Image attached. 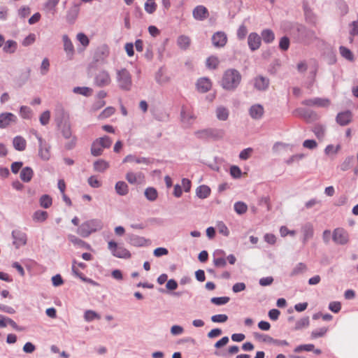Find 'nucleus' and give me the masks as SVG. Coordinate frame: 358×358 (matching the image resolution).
Returning <instances> with one entry per match:
<instances>
[{
  "instance_id": "39448f33",
  "label": "nucleus",
  "mask_w": 358,
  "mask_h": 358,
  "mask_svg": "<svg viewBox=\"0 0 358 358\" xmlns=\"http://www.w3.org/2000/svg\"><path fill=\"white\" fill-rule=\"evenodd\" d=\"M35 136L37 138V139L38 140V143H39V150H38L39 157H41V159H43L44 161L49 160L51 157L50 146L38 134L35 133Z\"/></svg>"
},
{
  "instance_id": "4d7b16f0",
  "label": "nucleus",
  "mask_w": 358,
  "mask_h": 358,
  "mask_svg": "<svg viewBox=\"0 0 358 358\" xmlns=\"http://www.w3.org/2000/svg\"><path fill=\"white\" fill-rule=\"evenodd\" d=\"M217 228L219 233L223 236H228L229 235V230L223 222H219L217 224Z\"/></svg>"
},
{
  "instance_id": "58836bf2",
  "label": "nucleus",
  "mask_w": 358,
  "mask_h": 358,
  "mask_svg": "<svg viewBox=\"0 0 358 358\" xmlns=\"http://www.w3.org/2000/svg\"><path fill=\"white\" fill-rule=\"evenodd\" d=\"M340 54L345 59L352 62L354 60V55L352 51L345 46H340L339 48Z\"/></svg>"
},
{
  "instance_id": "338daca9",
  "label": "nucleus",
  "mask_w": 358,
  "mask_h": 358,
  "mask_svg": "<svg viewBox=\"0 0 358 358\" xmlns=\"http://www.w3.org/2000/svg\"><path fill=\"white\" fill-rule=\"evenodd\" d=\"M102 222L100 220H91V233L100 230L102 228Z\"/></svg>"
},
{
  "instance_id": "c03bdc74",
  "label": "nucleus",
  "mask_w": 358,
  "mask_h": 358,
  "mask_svg": "<svg viewBox=\"0 0 358 358\" xmlns=\"http://www.w3.org/2000/svg\"><path fill=\"white\" fill-rule=\"evenodd\" d=\"M142 177V173H135L134 172H128L126 174V179L130 184H136L138 178Z\"/></svg>"
},
{
  "instance_id": "79ce46f5",
  "label": "nucleus",
  "mask_w": 358,
  "mask_h": 358,
  "mask_svg": "<svg viewBox=\"0 0 358 358\" xmlns=\"http://www.w3.org/2000/svg\"><path fill=\"white\" fill-rule=\"evenodd\" d=\"M312 131L318 139H322L324 137L326 129L323 125L317 124Z\"/></svg>"
},
{
  "instance_id": "cd10ccee",
  "label": "nucleus",
  "mask_w": 358,
  "mask_h": 358,
  "mask_svg": "<svg viewBox=\"0 0 358 358\" xmlns=\"http://www.w3.org/2000/svg\"><path fill=\"white\" fill-rule=\"evenodd\" d=\"M216 117L219 120L226 121L229 115V110L222 106H218L215 110Z\"/></svg>"
},
{
  "instance_id": "473e14b6",
  "label": "nucleus",
  "mask_w": 358,
  "mask_h": 358,
  "mask_svg": "<svg viewBox=\"0 0 358 358\" xmlns=\"http://www.w3.org/2000/svg\"><path fill=\"white\" fill-rule=\"evenodd\" d=\"M215 130L206 129L195 131L194 134L198 138L204 139L214 136Z\"/></svg>"
},
{
  "instance_id": "5fc2aeb1",
  "label": "nucleus",
  "mask_w": 358,
  "mask_h": 358,
  "mask_svg": "<svg viewBox=\"0 0 358 358\" xmlns=\"http://www.w3.org/2000/svg\"><path fill=\"white\" fill-rule=\"evenodd\" d=\"M290 45L289 38L287 36H283L280 38L279 42V48L282 51H287Z\"/></svg>"
},
{
  "instance_id": "6e6552de",
  "label": "nucleus",
  "mask_w": 358,
  "mask_h": 358,
  "mask_svg": "<svg viewBox=\"0 0 358 358\" xmlns=\"http://www.w3.org/2000/svg\"><path fill=\"white\" fill-rule=\"evenodd\" d=\"M227 34L222 31L214 33L211 38L213 46L217 48L224 47L227 43Z\"/></svg>"
},
{
  "instance_id": "f257e3e1",
  "label": "nucleus",
  "mask_w": 358,
  "mask_h": 358,
  "mask_svg": "<svg viewBox=\"0 0 358 358\" xmlns=\"http://www.w3.org/2000/svg\"><path fill=\"white\" fill-rule=\"evenodd\" d=\"M240 72L235 69L226 70L222 76L220 84L226 90L233 91L240 85L241 81Z\"/></svg>"
},
{
  "instance_id": "3c124183",
  "label": "nucleus",
  "mask_w": 358,
  "mask_h": 358,
  "mask_svg": "<svg viewBox=\"0 0 358 358\" xmlns=\"http://www.w3.org/2000/svg\"><path fill=\"white\" fill-rule=\"evenodd\" d=\"M247 34H248L247 27L244 24H241L239 26V27L237 30V33H236L238 39L240 41L244 40Z\"/></svg>"
},
{
  "instance_id": "bb28decb",
  "label": "nucleus",
  "mask_w": 358,
  "mask_h": 358,
  "mask_svg": "<svg viewBox=\"0 0 358 358\" xmlns=\"http://www.w3.org/2000/svg\"><path fill=\"white\" fill-rule=\"evenodd\" d=\"M260 36L265 43H271L275 40L274 32L270 29H263Z\"/></svg>"
},
{
  "instance_id": "13d9d810",
  "label": "nucleus",
  "mask_w": 358,
  "mask_h": 358,
  "mask_svg": "<svg viewBox=\"0 0 358 358\" xmlns=\"http://www.w3.org/2000/svg\"><path fill=\"white\" fill-rule=\"evenodd\" d=\"M115 110L113 107H107L100 113L99 117L100 119L107 118L111 116L115 113Z\"/></svg>"
},
{
  "instance_id": "ddd939ff",
  "label": "nucleus",
  "mask_w": 358,
  "mask_h": 358,
  "mask_svg": "<svg viewBox=\"0 0 358 358\" xmlns=\"http://www.w3.org/2000/svg\"><path fill=\"white\" fill-rule=\"evenodd\" d=\"M72 270L73 273L79 277L83 281H87L86 275L87 273V266L83 263L73 262Z\"/></svg>"
},
{
  "instance_id": "c85d7f7f",
  "label": "nucleus",
  "mask_w": 358,
  "mask_h": 358,
  "mask_svg": "<svg viewBox=\"0 0 358 358\" xmlns=\"http://www.w3.org/2000/svg\"><path fill=\"white\" fill-rule=\"evenodd\" d=\"M210 188L205 185L199 186L196 189V195L200 199H206L210 194Z\"/></svg>"
},
{
  "instance_id": "e2e57ef3",
  "label": "nucleus",
  "mask_w": 358,
  "mask_h": 358,
  "mask_svg": "<svg viewBox=\"0 0 358 358\" xmlns=\"http://www.w3.org/2000/svg\"><path fill=\"white\" fill-rule=\"evenodd\" d=\"M20 114L23 118H30L31 115V110L30 108L23 106L20 108Z\"/></svg>"
},
{
  "instance_id": "09e8293b",
  "label": "nucleus",
  "mask_w": 358,
  "mask_h": 358,
  "mask_svg": "<svg viewBox=\"0 0 358 358\" xmlns=\"http://www.w3.org/2000/svg\"><path fill=\"white\" fill-rule=\"evenodd\" d=\"M157 4L154 1H148L145 3L144 8L145 10L149 13L152 14L157 9Z\"/></svg>"
},
{
  "instance_id": "864d4df0",
  "label": "nucleus",
  "mask_w": 358,
  "mask_h": 358,
  "mask_svg": "<svg viewBox=\"0 0 358 358\" xmlns=\"http://www.w3.org/2000/svg\"><path fill=\"white\" fill-rule=\"evenodd\" d=\"M78 233L82 237H87L90 235V224L88 223L83 224L78 228Z\"/></svg>"
},
{
  "instance_id": "4be33fe9",
  "label": "nucleus",
  "mask_w": 358,
  "mask_h": 358,
  "mask_svg": "<svg viewBox=\"0 0 358 358\" xmlns=\"http://www.w3.org/2000/svg\"><path fill=\"white\" fill-rule=\"evenodd\" d=\"M180 118L184 124L190 126L193 123L195 117L185 107H182L180 112Z\"/></svg>"
},
{
  "instance_id": "a878e982",
  "label": "nucleus",
  "mask_w": 358,
  "mask_h": 358,
  "mask_svg": "<svg viewBox=\"0 0 358 358\" xmlns=\"http://www.w3.org/2000/svg\"><path fill=\"white\" fill-rule=\"evenodd\" d=\"M63 43H64V50L67 54V55L72 57L74 53V47L73 45L68 37L67 35H64L62 37Z\"/></svg>"
},
{
  "instance_id": "b1692460",
  "label": "nucleus",
  "mask_w": 358,
  "mask_h": 358,
  "mask_svg": "<svg viewBox=\"0 0 358 358\" xmlns=\"http://www.w3.org/2000/svg\"><path fill=\"white\" fill-rule=\"evenodd\" d=\"M122 162L123 163L135 162L136 164H149L150 163V159L146 158V157H137L133 155H128L124 157Z\"/></svg>"
},
{
  "instance_id": "9d476101",
  "label": "nucleus",
  "mask_w": 358,
  "mask_h": 358,
  "mask_svg": "<svg viewBox=\"0 0 358 358\" xmlns=\"http://www.w3.org/2000/svg\"><path fill=\"white\" fill-rule=\"evenodd\" d=\"M17 120V117L11 113H2L0 114V128H6L15 124Z\"/></svg>"
},
{
  "instance_id": "5701e85b",
  "label": "nucleus",
  "mask_w": 358,
  "mask_h": 358,
  "mask_svg": "<svg viewBox=\"0 0 358 358\" xmlns=\"http://www.w3.org/2000/svg\"><path fill=\"white\" fill-rule=\"evenodd\" d=\"M108 47L106 45H103L96 50L94 59L96 62L102 61L108 56Z\"/></svg>"
},
{
  "instance_id": "20e7f679",
  "label": "nucleus",
  "mask_w": 358,
  "mask_h": 358,
  "mask_svg": "<svg viewBox=\"0 0 358 358\" xmlns=\"http://www.w3.org/2000/svg\"><path fill=\"white\" fill-rule=\"evenodd\" d=\"M108 248L110 253L117 258L129 259L131 256V252L127 249L113 241H110L108 243Z\"/></svg>"
},
{
  "instance_id": "a18cd8bd",
  "label": "nucleus",
  "mask_w": 358,
  "mask_h": 358,
  "mask_svg": "<svg viewBox=\"0 0 358 358\" xmlns=\"http://www.w3.org/2000/svg\"><path fill=\"white\" fill-rule=\"evenodd\" d=\"M40 205L41 207L48 208L52 203V198L47 194L43 195L39 200Z\"/></svg>"
},
{
  "instance_id": "a19ab883",
  "label": "nucleus",
  "mask_w": 358,
  "mask_h": 358,
  "mask_svg": "<svg viewBox=\"0 0 358 358\" xmlns=\"http://www.w3.org/2000/svg\"><path fill=\"white\" fill-rule=\"evenodd\" d=\"M33 220L35 222H44L48 218V213L43 210H36L34 212L33 216Z\"/></svg>"
},
{
  "instance_id": "2f4dec72",
  "label": "nucleus",
  "mask_w": 358,
  "mask_h": 358,
  "mask_svg": "<svg viewBox=\"0 0 358 358\" xmlns=\"http://www.w3.org/2000/svg\"><path fill=\"white\" fill-rule=\"evenodd\" d=\"M115 189L116 192L121 196L126 195L129 192L128 185L124 181L117 182L115 184Z\"/></svg>"
},
{
  "instance_id": "1a4fd4ad",
  "label": "nucleus",
  "mask_w": 358,
  "mask_h": 358,
  "mask_svg": "<svg viewBox=\"0 0 358 358\" xmlns=\"http://www.w3.org/2000/svg\"><path fill=\"white\" fill-rule=\"evenodd\" d=\"M248 45L251 51L258 50L262 45V38L256 32H251L248 37Z\"/></svg>"
},
{
  "instance_id": "dca6fc26",
  "label": "nucleus",
  "mask_w": 358,
  "mask_h": 358,
  "mask_svg": "<svg viewBox=\"0 0 358 358\" xmlns=\"http://www.w3.org/2000/svg\"><path fill=\"white\" fill-rule=\"evenodd\" d=\"M249 115L253 120H260L264 114V108L262 105L256 103L249 108Z\"/></svg>"
},
{
  "instance_id": "f3484780",
  "label": "nucleus",
  "mask_w": 358,
  "mask_h": 358,
  "mask_svg": "<svg viewBox=\"0 0 358 358\" xmlns=\"http://www.w3.org/2000/svg\"><path fill=\"white\" fill-rule=\"evenodd\" d=\"M225 252L222 250H217L213 253V264L216 267L224 268L227 262L224 259Z\"/></svg>"
},
{
  "instance_id": "37998d69",
  "label": "nucleus",
  "mask_w": 358,
  "mask_h": 358,
  "mask_svg": "<svg viewBox=\"0 0 358 358\" xmlns=\"http://www.w3.org/2000/svg\"><path fill=\"white\" fill-rule=\"evenodd\" d=\"M354 160H355L354 156L351 155V156L347 157L344 159L343 163L341 164V166H340L341 169L343 171H348V169H350L352 167Z\"/></svg>"
},
{
  "instance_id": "603ef678",
  "label": "nucleus",
  "mask_w": 358,
  "mask_h": 358,
  "mask_svg": "<svg viewBox=\"0 0 358 358\" xmlns=\"http://www.w3.org/2000/svg\"><path fill=\"white\" fill-rule=\"evenodd\" d=\"M69 240L73 243L75 245H77L78 247L83 248H87V244H86L83 241L80 240L77 237H76L73 235H69Z\"/></svg>"
},
{
  "instance_id": "412c9836",
  "label": "nucleus",
  "mask_w": 358,
  "mask_h": 358,
  "mask_svg": "<svg viewBox=\"0 0 358 358\" xmlns=\"http://www.w3.org/2000/svg\"><path fill=\"white\" fill-rule=\"evenodd\" d=\"M212 87V83L209 78H201L196 82V89L199 92L206 93Z\"/></svg>"
},
{
  "instance_id": "a211bd4d",
  "label": "nucleus",
  "mask_w": 358,
  "mask_h": 358,
  "mask_svg": "<svg viewBox=\"0 0 358 358\" xmlns=\"http://www.w3.org/2000/svg\"><path fill=\"white\" fill-rule=\"evenodd\" d=\"M13 238V244L17 248L24 245L27 243V236L24 232L19 230H15L12 233Z\"/></svg>"
},
{
  "instance_id": "6e6d98bb",
  "label": "nucleus",
  "mask_w": 358,
  "mask_h": 358,
  "mask_svg": "<svg viewBox=\"0 0 358 358\" xmlns=\"http://www.w3.org/2000/svg\"><path fill=\"white\" fill-rule=\"evenodd\" d=\"M327 328L326 327H321L320 329H317L312 331L311 333V337L313 338H317L320 337L324 336L326 333L327 332Z\"/></svg>"
},
{
  "instance_id": "6ab92c4d",
  "label": "nucleus",
  "mask_w": 358,
  "mask_h": 358,
  "mask_svg": "<svg viewBox=\"0 0 358 358\" xmlns=\"http://www.w3.org/2000/svg\"><path fill=\"white\" fill-rule=\"evenodd\" d=\"M127 241L133 246L142 247L146 244L147 240L144 237L136 234H128Z\"/></svg>"
},
{
  "instance_id": "49530a36",
  "label": "nucleus",
  "mask_w": 358,
  "mask_h": 358,
  "mask_svg": "<svg viewBox=\"0 0 358 358\" xmlns=\"http://www.w3.org/2000/svg\"><path fill=\"white\" fill-rule=\"evenodd\" d=\"M310 320L308 317H304L299 320L294 327L295 330H300L303 328L307 327L309 325Z\"/></svg>"
},
{
  "instance_id": "680f3d73",
  "label": "nucleus",
  "mask_w": 358,
  "mask_h": 358,
  "mask_svg": "<svg viewBox=\"0 0 358 358\" xmlns=\"http://www.w3.org/2000/svg\"><path fill=\"white\" fill-rule=\"evenodd\" d=\"M314 347L313 344L300 345L294 349V352L297 353L301 352V351L310 352L313 350Z\"/></svg>"
},
{
  "instance_id": "f704fd0d",
  "label": "nucleus",
  "mask_w": 358,
  "mask_h": 358,
  "mask_svg": "<svg viewBox=\"0 0 358 358\" xmlns=\"http://www.w3.org/2000/svg\"><path fill=\"white\" fill-rule=\"evenodd\" d=\"M17 44L15 41L8 40L5 43L3 46V51L6 53H13L17 50Z\"/></svg>"
},
{
  "instance_id": "774afa93",
  "label": "nucleus",
  "mask_w": 358,
  "mask_h": 358,
  "mask_svg": "<svg viewBox=\"0 0 358 358\" xmlns=\"http://www.w3.org/2000/svg\"><path fill=\"white\" fill-rule=\"evenodd\" d=\"M351 29L350 30V34L352 36H358V20L353 21L350 24Z\"/></svg>"
},
{
  "instance_id": "0e129e2a",
  "label": "nucleus",
  "mask_w": 358,
  "mask_h": 358,
  "mask_svg": "<svg viewBox=\"0 0 358 358\" xmlns=\"http://www.w3.org/2000/svg\"><path fill=\"white\" fill-rule=\"evenodd\" d=\"M329 309L334 313H338L341 309V303L339 301H331L329 304Z\"/></svg>"
},
{
  "instance_id": "f8f14e48",
  "label": "nucleus",
  "mask_w": 358,
  "mask_h": 358,
  "mask_svg": "<svg viewBox=\"0 0 358 358\" xmlns=\"http://www.w3.org/2000/svg\"><path fill=\"white\" fill-rule=\"evenodd\" d=\"M192 15L195 20L203 21L209 16V12L204 6L199 5L193 9Z\"/></svg>"
},
{
  "instance_id": "2eb2a0df",
  "label": "nucleus",
  "mask_w": 358,
  "mask_h": 358,
  "mask_svg": "<svg viewBox=\"0 0 358 358\" xmlns=\"http://www.w3.org/2000/svg\"><path fill=\"white\" fill-rule=\"evenodd\" d=\"M254 87L259 91H265L269 86V79L262 76H258L254 78Z\"/></svg>"
},
{
  "instance_id": "9b49d317",
  "label": "nucleus",
  "mask_w": 358,
  "mask_h": 358,
  "mask_svg": "<svg viewBox=\"0 0 358 358\" xmlns=\"http://www.w3.org/2000/svg\"><path fill=\"white\" fill-rule=\"evenodd\" d=\"M302 103L307 106H317L318 107L326 108L329 106L330 101L329 99L316 97L313 99H306L302 102Z\"/></svg>"
},
{
  "instance_id": "f03ea898",
  "label": "nucleus",
  "mask_w": 358,
  "mask_h": 358,
  "mask_svg": "<svg viewBox=\"0 0 358 358\" xmlns=\"http://www.w3.org/2000/svg\"><path fill=\"white\" fill-rule=\"evenodd\" d=\"M112 143V139L108 136L96 139L91 145V155L94 156L101 155L103 149L110 148Z\"/></svg>"
},
{
  "instance_id": "8fccbe9b",
  "label": "nucleus",
  "mask_w": 358,
  "mask_h": 358,
  "mask_svg": "<svg viewBox=\"0 0 358 358\" xmlns=\"http://www.w3.org/2000/svg\"><path fill=\"white\" fill-rule=\"evenodd\" d=\"M78 13V7L77 6H74L72 7L69 11L66 19L69 22H73L76 18Z\"/></svg>"
},
{
  "instance_id": "e433bc0d",
  "label": "nucleus",
  "mask_w": 358,
  "mask_h": 358,
  "mask_svg": "<svg viewBox=\"0 0 358 358\" xmlns=\"http://www.w3.org/2000/svg\"><path fill=\"white\" fill-rule=\"evenodd\" d=\"M145 196L148 200L154 201L157 199L158 193L155 188L148 187L145 190Z\"/></svg>"
},
{
  "instance_id": "7ed1b4c3",
  "label": "nucleus",
  "mask_w": 358,
  "mask_h": 358,
  "mask_svg": "<svg viewBox=\"0 0 358 358\" xmlns=\"http://www.w3.org/2000/svg\"><path fill=\"white\" fill-rule=\"evenodd\" d=\"M117 82L118 87L124 91H129L131 89V76L126 69L117 71Z\"/></svg>"
},
{
  "instance_id": "c756f323",
  "label": "nucleus",
  "mask_w": 358,
  "mask_h": 358,
  "mask_svg": "<svg viewBox=\"0 0 358 358\" xmlns=\"http://www.w3.org/2000/svg\"><path fill=\"white\" fill-rule=\"evenodd\" d=\"M13 143L14 148L19 151L24 150L27 146L26 140L23 137L20 136H17L14 138Z\"/></svg>"
},
{
  "instance_id": "4468645a",
  "label": "nucleus",
  "mask_w": 358,
  "mask_h": 358,
  "mask_svg": "<svg viewBox=\"0 0 358 358\" xmlns=\"http://www.w3.org/2000/svg\"><path fill=\"white\" fill-rule=\"evenodd\" d=\"M352 120V113L350 110L338 113L336 117V122L341 126H346Z\"/></svg>"
},
{
  "instance_id": "052dcab7",
  "label": "nucleus",
  "mask_w": 358,
  "mask_h": 358,
  "mask_svg": "<svg viewBox=\"0 0 358 358\" xmlns=\"http://www.w3.org/2000/svg\"><path fill=\"white\" fill-rule=\"evenodd\" d=\"M256 339H258L259 341H262V342L267 343H271L273 341V338L268 335L266 334H262L259 333H255L254 334Z\"/></svg>"
},
{
  "instance_id": "ea45409f",
  "label": "nucleus",
  "mask_w": 358,
  "mask_h": 358,
  "mask_svg": "<svg viewBox=\"0 0 358 358\" xmlns=\"http://www.w3.org/2000/svg\"><path fill=\"white\" fill-rule=\"evenodd\" d=\"M235 212L238 215H243L246 213L248 206L243 201H237L234 205Z\"/></svg>"
},
{
  "instance_id": "423d86ee",
  "label": "nucleus",
  "mask_w": 358,
  "mask_h": 358,
  "mask_svg": "<svg viewBox=\"0 0 358 358\" xmlns=\"http://www.w3.org/2000/svg\"><path fill=\"white\" fill-rule=\"evenodd\" d=\"M333 241L338 245H345L349 241V234L343 228H336L332 234Z\"/></svg>"
},
{
  "instance_id": "4c0bfd02",
  "label": "nucleus",
  "mask_w": 358,
  "mask_h": 358,
  "mask_svg": "<svg viewBox=\"0 0 358 358\" xmlns=\"http://www.w3.org/2000/svg\"><path fill=\"white\" fill-rule=\"evenodd\" d=\"M307 269L306 265L304 263L300 262L296 265V266L292 269L289 275L291 277L298 275L301 273L305 272Z\"/></svg>"
},
{
  "instance_id": "69168bd1",
  "label": "nucleus",
  "mask_w": 358,
  "mask_h": 358,
  "mask_svg": "<svg viewBox=\"0 0 358 358\" xmlns=\"http://www.w3.org/2000/svg\"><path fill=\"white\" fill-rule=\"evenodd\" d=\"M77 39L84 48H86L88 45V43H89L88 37L86 35H85L84 34H83V33L78 34Z\"/></svg>"
},
{
  "instance_id": "bf43d9fd",
  "label": "nucleus",
  "mask_w": 358,
  "mask_h": 358,
  "mask_svg": "<svg viewBox=\"0 0 358 358\" xmlns=\"http://www.w3.org/2000/svg\"><path fill=\"white\" fill-rule=\"evenodd\" d=\"M228 320V316L225 314H217L213 315L211 317V320L213 322L216 323H223L227 322Z\"/></svg>"
},
{
  "instance_id": "de8ad7c7",
  "label": "nucleus",
  "mask_w": 358,
  "mask_h": 358,
  "mask_svg": "<svg viewBox=\"0 0 358 358\" xmlns=\"http://www.w3.org/2000/svg\"><path fill=\"white\" fill-rule=\"evenodd\" d=\"M230 299L228 296L213 297L210 302L217 306H222L227 303Z\"/></svg>"
},
{
  "instance_id": "393cba45",
  "label": "nucleus",
  "mask_w": 358,
  "mask_h": 358,
  "mask_svg": "<svg viewBox=\"0 0 358 358\" xmlns=\"http://www.w3.org/2000/svg\"><path fill=\"white\" fill-rule=\"evenodd\" d=\"M177 45L182 50H187L191 44V39L188 36L180 35L177 38Z\"/></svg>"
},
{
  "instance_id": "7c9ffc66",
  "label": "nucleus",
  "mask_w": 358,
  "mask_h": 358,
  "mask_svg": "<svg viewBox=\"0 0 358 358\" xmlns=\"http://www.w3.org/2000/svg\"><path fill=\"white\" fill-rule=\"evenodd\" d=\"M34 175V171L30 167H25L22 169L20 172V178L22 181L25 182H29Z\"/></svg>"
},
{
  "instance_id": "aec40b11",
  "label": "nucleus",
  "mask_w": 358,
  "mask_h": 358,
  "mask_svg": "<svg viewBox=\"0 0 358 358\" xmlns=\"http://www.w3.org/2000/svg\"><path fill=\"white\" fill-rule=\"evenodd\" d=\"M301 232L303 234V243L306 244L313 236L314 229L313 224L310 222L303 224L301 227Z\"/></svg>"
},
{
  "instance_id": "72a5a7b5",
  "label": "nucleus",
  "mask_w": 358,
  "mask_h": 358,
  "mask_svg": "<svg viewBox=\"0 0 358 358\" xmlns=\"http://www.w3.org/2000/svg\"><path fill=\"white\" fill-rule=\"evenodd\" d=\"M94 169L99 172H103L109 167L108 162L103 159H99L94 162Z\"/></svg>"
},
{
  "instance_id": "0eeeda50",
  "label": "nucleus",
  "mask_w": 358,
  "mask_h": 358,
  "mask_svg": "<svg viewBox=\"0 0 358 358\" xmlns=\"http://www.w3.org/2000/svg\"><path fill=\"white\" fill-rule=\"evenodd\" d=\"M110 76L108 71H101L94 76V85L103 87L108 86L110 83Z\"/></svg>"
},
{
  "instance_id": "c9c22d12",
  "label": "nucleus",
  "mask_w": 358,
  "mask_h": 358,
  "mask_svg": "<svg viewBox=\"0 0 358 358\" xmlns=\"http://www.w3.org/2000/svg\"><path fill=\"white\" fill-rule=\"evenodd\" d=\"M220 63L217 57L212 55L207 58L206 65L208 69H215Z\"/></svg>"
}]
</instances>
